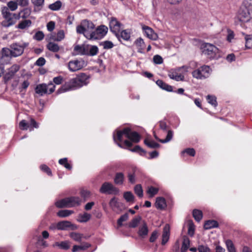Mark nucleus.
I'll return each instance as SVG.
<instances>
[{"label": "nucleus", "instance_id": "55", "mask_svg": "<svg viewBox=\"0 0 252 252\" xmlns=\"http://www.w3.org/2000/svg\"><path fill=\"white\" fill-rule=\"evenodd\" d=\"M44 34L41 31H38L35 33L33 38L37 41H40L44 38Z\"/></svg>", "mask_w": 252, "mask_h": 252}, {"label": "nucleus", "instance_id": "51", "mask_svg": "<svg viewBox=\"0 0 252 252\" xmlns=\"http://www.w3.org/2000/svg\"><path fill=\"white\" fill-rule=\"evenodd\" d=\"M158 189L153 187H150L148 188L147 193L151 197H153L155 195L158 193Z\"/></svg>", "mask_w": 252, "mask_h": 252}, {"label": "nucleus", "instance_id": "54", "mask_svg": "<svg viewBox=\"0 0 252 252\" xmlns=\"http://www.w3.org/2000/svg\"><path fill=\"white\" fill-rule=\"evenodd\" d=\"M76 32L78 33L83 34L85 36V34L88 33V32L86 31L83 24L81 23V24L78 26L76 28Z\"/></svg>", "mask_w": 252, "mask_h": 252}, {"label": "nucleus", "instance_id": "9", "mask_svg": "<svg viewBox=\"0 0 252 252\" xmlns=\"http://www.w3.org/2000/svg\"><path fill=\"white\" fill-rule=\"evenodd\" d=\"M19 127L22 130H27L29 129L30 131H32L34 128H38L39 124L34 119L30 118L29 123H27L25 120H22L19 123Z\"/></svg>", "mask_w": 252, "mask_h": 252}, {"label": "nucleus", "instance_id": "45", "mask_svg": "<svg viewBox=\"0 0 252 252\" xmlns=\"http://www.w3.org/2000/svg\"><path fill=\"white\" fill-rule=\"evenodd\" d=\"M59 163L68 170L72 168L71 165L67 162V158H66L60 159L59 160Z\"/></svg>", "mask_w": 252, "mask_h": 252}, {"label": "nucleus", "instance_id": "29", "mask_svg": "<svg viewBox=\"0 0 252 252\" xmlns=\"http://www.w3.org/2000/svg\"><path fill=\"white\" fill-rule=\"evenodd\" d=\"M148 233V228L146 224L144 222L142 226L139 227L138 234L142 237H145Z\"/></svg>", "mask_w": 252, "mask_h": 252}, {"label": "nucleus", "instance_id": "19", "mask_svg": "<svg viewBox=\"0 0 252 252\" xmlns=\"http://www.w3.org/2000/svg\"><path fill=\"white\" fill-rule=\"evenodd\" d=\"M154 136L156 140H157L159 142H160L162 143H167L171 140V139L173 138V132L171 130H168L167 131V134L166 135V137L165 139H161L158 138V137L157 136V135L156 134V133L155 132L154 133Z\"/></svg>", "mask_w": 252, "mask_h": 252}, {"label": "nucleus", "instance_id": "6", "mask_svg": "<svg viewBox=\"0 0 252 252\" xmlns=\"http://www.w3.org/2000/svg\"><path fill=\"white\" fill-rule=\"evenodd\" d=\"M81 202V200L79 197L72 196L59 200L56 202L55 205L59 208H71L79 206Z\"/></svg>", "mask_w": 252, "mask_h": 252}, {"label": "nucleus", "instance_id": "10", "mask_svg": "<svg viewBox=\"0 0 252 252\" xmlns=\"http://www.w3.org/2000/svg\"><path fill=\"white\" fill-rule=\"evenodd\" d=\"M29 43H24L22 45L16 43L12 44L10 46L12 51V56L16 57L21 55L24 52V48L27 47Z\"/></svg>", "mask_w": 252, "mask_h": 252}, {"label": "nucleus", "instance_id": "15", "mask_svg": "<svg viewBox=\"0 0 252 252\" xmlns=\"http://www.w3.org/2000/svg\"><path fill=\"white\" fill-rule=\"evenodd\" d=\"M121 24L115 17H112L109 23V27L111 31L115 33L117 36V32L120 30Z\"/></svg>", "mask_w": 252, "mask_h": 252}, {"label": "nucleus", "instance_id": "28", "mask_svg": "<svg viewBox=\"0 0 252 252\" xmlns=\"http://www.w3.org/2000/svg\"><path fill=\"white\" fill-rule=\"evenodd\" d=\"M98 49L96 46L89 45L88 50V56H94L97 54Z\"/></svg>", "mask_w": 252, "mask_h": 252}, {"label": "nucleus", "instance_id": "24", "mask_svg": "<svg viewBox=\"0 0 252 252\" xmlns=\"http://www.w3.org/2000/svg\"><path fill=\"white\" fill-rule=\"evenodd\" d=\"M156 84L161 89L163 90H166L168 92H172V87L170 85H169L164 82H163L161 80H158L156 82Z\"/></svg>", "mask_w": 252, "mask_h": 252}, {"label": "nucleus", "instance_id": "58", "mask_svg": "<svg viewBox=\"0 0 252 252\" xmlns=\"http://www.w3.org/2000/svg\"><path fill=\"white\" fill-rule=\"evenodd\" d=\"M153 62L156 64H159L163 63V59L160 56L156 55L153 57Z\"/></svg>", "mask_w": 252, "mask_h": 252}, {"label": "nucleus", "instance_id": "23", "mask_svg": "<svg viewBox=\"0 0 252 252\" xmlns=\"http://www.w3.org/2000/svg\"><path fill=\"white\" fill-rule=\"evenodd\" d=\"M125 179L124 174L122 172L117 173L115 175L114 181L116 185H121L123 184Z\"/></svg>", "mask_w": 252, "mask_h": 252}, {"label": "nucleus", "instance_id": "17", "mask_svg": "<svg viewBox=\"0 0 252 252\" xmlns=\"http://www.w3.org/2000/svg\"><path fill=\"white\" fill-rule=\"evenodd\" d=\"M74 50L79 55L88 56V45H77L74 47Z\"/></svg>", "mask_w": 252, "mask_h": 252}, {"label": "nucleus", "instance_id": "2", "mask_svg": "<svg viewBox=\"0 0 252 252\" xmlns=\"http://www.w3.org/2000/svg\"><path fill=\"white\" fill-rule=\"evenodd\" d=\"M7 6H4L1 8V13L5 20L2 21L1 25L2 27L8 28L15 24L16 21L13 17L16 16V14H12L10 12L9 10L12 11L16 10L18 8V3L16 1H10L7 3Z\"/></svg>", "mask_w": 252, "mask_h": 252}, {"label": "nucleus", "instance_id": "61", "mask_svg": "<svg viewBox=\"0 0 252 252\" xmlns=\"http://www.w3.org/2000/svg\"><path fill=\"white\" fill-rule=\"evenodd\" d=\"M63 81V77L61 76H59L53 78L52 83L56 85H60L62 83Z\"/></svg>", "mask_w": 252, "mask_h": 252}, {"label": "nucleus", "instance_id": "1", "mask_svg": "<svg viewBox=\"0 0 252 252\" xmlns=\"http://www.w3.org/2000/svg\"><path fill=\"white\" fill-rule=\"evenodd\" d=\"M89 76L85 73H80L75 78L70 79L58 91L59 93L75 90L87 85L89 83Z\"/></svg>", "mask_w": 252, "mask_h": 252}, {"label": "nucleus", "instance_id": "47", "mask_svg": "<svg viewBox=\"0 0 252 252\" xmlns=\"http://www.w3.org/2000/svg\"><path fill=\"white\" fill-rule=\"evenodd\" d=\"M194 225L192 221H189L188 223V234L191 237L193 236L194 233Z\"/></svg>", "mask_w": 252, "mask_h": 252}, {"label": "nucleus", "instance_id": "39", "mask_svg": "<svg viewBox=\"0 0 252 252\" xmlns=\"http://www.w3.org/2000/svg\"><path fill=\"white\" fill-rule=\"evenodd\" d=\"M32 24L31 21L30 20H26L20 22L17 26V28L20 29H25L31 26Z\"/></svg>", "mask_w": 252, "mask_h": 252}, {"label": "nucleus", "instance_id": "11", "mask_svg": "<svg viewBox=\"0 0 252 252\" xmlns=\"http://www.w3.org/2000/svg\"><path fill=\"white\" fill-rule=\"evenodd\" d=\"M99 191L102 193L116 194L118 193L119 190L112 184L109 182H105L102 185Z\"/></svg>", "mask_w": 252, "mask_h": 252}, {"label": "nucleus", "instance_id": "36", "mask_svg": "<svg viewBox=\"0 0 252 252\" xmlns=\"http://www.w3.org/2000/svg\"><path fill=\"white\" fill-rule=\"evenodd\" d=\"M108 29L105 26H100L97 28L99 38L103 37L107 32Z\"/></svg>", "mask_w": 252, "mask_h": 252}, {"label": "nucleus", "instance_id": "3", "mask_svg": "<svg viewBox=\"0 0 252 252\" xmlns=\"http://www.w3.org/2000/svg\"><path fill=\"white\" fill-rule=\"evenodd\" d=\"M125 135L126 138L130 141L134 143H138L140 141V136L139 134L136 131H132L128 127H126L122 130L117 131V137L115 135L113 134V139L115 142L117 140L122 141L123 136Z\"/></svg>", "mask_w": 252, "mask_h": 252}, {"label": "nucleus", "instance_id": "59", "mask_svg": "<svg viewBox=\"0 0 252 252\" xmlns=\"http://www.w3.org/2000/svg\"><path fill=\"white\" fill-rule=\"evenodd\" d=\"M187 153L189 155L194 157L195 154V151L193 148H187L182 152V154Z\"/></svg>", "mask_w": 252, "mask_h": 252}, {"label": "nucleus", "instance_id": "42", "mask_svg": "<svg viewBox=\"0 0 252 252\" xmlns=\"http://www.w3.org/2000/svg\"><path fill=\"white\" fill-rule=\"evenodd\" d=\"M141 220V218L140 216H138L134 218L129 223V226L131 228L136 227L140 221Z\"/></svg>", "mask_w": 252, "mask_h": 252}, {"label": "nucleus", "instance_id": "33", "mask_svg": "<svg viewBox=\"0 0 252 252\" xmlns=\"http://www.w3.org/2000/svg\"><path fill=\"white\" fill-rule=\"evenodd\" d=\"M192 215L195 220L198 222L200 221L203 217L202 211L197 209L193 210Z\"/></svg>", "mask_w": 252, "mask_h": 252}, {"label": "nucleus", "instance_id": "64", "mask_svg": "<svg viewBox=\"0 0 252 252\" xmlns=\"http://www.w3.org/2000/svg\"><path fill=\"white\" fill-rule=\"evenodd\" d=\"M45 62H46V61L44 58L40 57L36 61L35 65L39 66H42L45 64Z\"/></svg>", "mask_w": 252, "mask_h": 252}, {"label": "nucleus", "instance_id": "21", "mask_svg": "<svg viewBox=\"0 0 252 252\" xmlns=\"http://www.w3.org/2000/svg\"><path fill=\"white\" fill-rule=\"evenodd\" d=\"M218 226V222L215 220H208L205 222L204 225L205 229H210L213 228H217Z\"/></svg>", "mask_w": 252, "mask_h": 252}, {"label": "nucleus", "instance_id": "30", "mask_svg": "<svg viewBox=\"0 0 252 252\" xmlns=\"http://www.w3.org/2000/svg\"><path fill=\"white\" fill-rule=\"evenodd\" d=\"M190 244L189 239L186 236L183 238L182 246L181 249V252H186L189 249Z\"/></svg>", "mask_w": 252, "mask_h": 252}, {"label": "nucleus", "instance_id": "46", "mask_svg": "<svg viewBox=\"0 0 252 252\" xmlns=\"http://www.w3.org/2000/svg\"><path fill=\"white\" fill-rule=\"evenodd\" d=\"M135 193L139 197H142L143 196V191L141 185H136L134 189Z\"/></svg>", "mask_w": 252, "mask_h": 252}, {"label": "nucleus", "instance_id": "35", "mask_svg": "<svg viewBox=\"0 0 252 252\" xmlns=\"http://www.w3.org/2000/svg\"><path fill=\"white\" fill-rule=\"evenodd\" d=\"M144 143L147 146L151 148H158L160 146V145L158 143L154 141L150 140L148 139H145Z\"/></svg>", "mask_w": 252, "mask_h": 252}, {"label": "nucleus", "instance_id": "32", "mask_svg": "<svg viewBox=\"0 0 252 252\" xmlns=\"http://www.w3.org/2000/svg\"><path fill=\"white\" fill-rule=\"evenodd\" d=\"M62 5V2L60 0H57L54 3L49 4L48 8L53 11H57L60 9Z\"/></svg>", "mask_w": 252, "mask_h": 252}, {"label": "nucleus", "instance_id": "49", "mask_svg": "<svg viewBox=\"0 0 252 252\" xmlns=\"http://www.w3.org/2000/svg\"><path fill=\"white\" fill-rule=\"evenodd\" d=\"M102 45L104 49H110L114 47L113 43L110 41H105L102 42L100 44Z\"/></svg>", "mask_w": 252, "mask_h": 252}, {"label": "nucleus", "instance_id": "8", "mask_svg": "<svg viewBox=\"0 0 252 252\" xmlns=\"http://www.w3.org/2000/svg\"><path fill=\"white\" fill-rule=\"evenodd\" d=\"M212 70L209 66L204 65L192 72V76L197 79H205L210 75Z\"/></svg>", "mask_w": 252, "mask_h": 252}, {"label": "nucleus", "instance_id": "50", "mask_svg": "<svg viewBox=\"0 0 252 252\" xmlns=\"http://www.w3.org/2000/svg\"><path fill=\"white\" fill-rule=\"evenodd\" d=\"M64 38V33L63 30H60L57 34V36L53 39L55 41H60Z\"/></svg>", "mask_w": 252, "mask_h": 252}, {"label": "nucleus", "instance_id": "20", "mask_svg": "<svg viewBox=\"0 0 252 252\" xmlns=\"http://www.w3.org/2000/svg\"><path fill=\"white\" fill-rule=\"evenodd\" d=\"M155 206L156 208L158 209L163 210L166 207V203L165 199L161 197H159L157 198Z\"/></svg>", "mask_w": 252, "mask_h": 252}, {"label": "nucleus", "instance_id": "40", "mask_svg": "<svg viewBox=\"0 0 252 252\" xmlns=\"http://www.w3.org/2000/svg\"><path fill=\"white\" fill-rule=\"evenodd\" d=\"M225 244L228 252H236L235 248L231 240L229 239L226 240Z\"/></svg>", "mask_w": 252, "mask_h": 252}, {"label": "nucleus", "instance_id": "57", "mask_svg": "<svg viewBox=\"0 0 252 252\" xmlns=\"http://www.w3.org/2000/svg\"><path fill=\"white\" fill-rule=\"evenodd\" d=\"M130 150L132 152H137L139 153L140 155H142L143 154L145 153V151L143 150L139 146H136L133 149H130Z\"/></svg>", "mask_w": 252, "mask_h": 252}, {"label": "nucleus", "instance_id": "38", "mask_svg": "<svg viewBox=\"0 0 252 252\" xmlns=\"http://www.w3.org/2000/svg\"><path fill=\"white\" fill-rule=\"evenodd\" d=\"M245 39L246 48L247 49L252 48V35H246Z\"/></svg>", "mask_w": 252, "mask_h": 252}, {"label": "nucleus", "instance_id": "27", "mask_svg": "<svg viewBox=\"0 0 252 252\" xmlns=\"http://www.w3.org/2000/svg\"><path fill=\"white\" fill-rule=\"evenodd\" d=\"M31 14V10L28 8H25L23 10H21L18 15L16 14V16H15V18L19 19L20 17H22V18H26L29 16Z\"/></svg>", "mask_w": 252, "mask_h": 252}, {"label": "nucleus", "instance_id": "43", "mask_svg": "<svg viewBox=\"0 0 252 252\" xmlns=\"http://www.w3.org/2000/svg\"><path fill=\"white\" fill-rule=\"evenodd\" d=\"M124 197L127 202H134V196L130 191H127L124 193Z\"/></svg>", "mask_w": 252, "mask_h": 252}, {"label": "nucleus", "instance_id": "34", "mask_svg": "<svg viewBox=\"0 0 252 252\" xmlns=\"http://www.w3.org/2000/svg\"><path fill=\"white\" fill-rule=\"evenodd\" d=\"M74 212L72 210H62L59 211L57 213V215L59 217L61 218H65L67 217L72 214H73Z\"/></svg>", "mask_w": 252, "mask_h": 252}, {"label": "nucleus", "instance_id": "44", "mask_svg": "<svg viewBox=\"0 0 252 252\" xmlns=\"http://www.w3.org/2000/svg\"><path fill=\"white\" fill-rule=\"evenodd\" d=\"M69 236L72 239L77 242H80L82 238V234L76 232H71Z\"/></svg>", "mask_w": 252, "mask_h": 252}, {"label": "nucleus", "instance_id": "26", "mask_svg": "<svg viewBox=\"0 0 252 252\" xmlns=\"http://www.w3.org/2000/svg\"><path fill=\"white\" fill-rule=\"evenodd\" d=\"M85 37L89 39H97L100 38L97 32V29L94 31H91L88 32V33L85 34Z\"/></svg>", "mask_w": 252, "mask_h": 252}, {"label": "nucleus", "instance_id": "22", "mask_svg": "<svg viewBox=\"0 0 252 252\" xmlns=\"http://www.w3.org/2000/svg\"><path fill=\"white\" fill-rule=\"evenodd\" d=\"M91 246V244L84 242L81 245H74L72 249V252H76L79 250H85Z\"/></svg>", "mask_w": 252, "mask_h": 252}, {"label": "nucleus", "instance_id": "48", "mask_svg": "<svg viewBox=\"0 0 252 252\" xmlns=\"http://www.w3.org/2000/svg\"><path fill=\"white\" fill-rule=\"evenodd\" d=\"M207 99L208 102L212 105L213 106L216 107L217 106V102L216 100V97L214 95H208L207 96Z\"/></svg>", "mask_w": 252, "mask_h": 252}, {"label": "nucleus", "instance_id": "18", "mask_svg": "<svg viewBox=\"0 0 252 252\" xmlns=\"http://www.w3.org/2000/svg\"><path fill=\"white\" fill-rule=\"evenodd\" d=\"M168 76L171 79L175 80L177 81H183L184 79V76L179 74L176 70H172L168 73Z\"/></svg>", "mask_w": 252, "mask_h": 252}, {"label": "nucleus", "instance_id": "60", "mask_svg": "<svg viewBox=\"0 0 252 252\" xmlns=\"http://www.w3.org/2000/svg\"><path fill=\"white\" fill-rule=\"evenodd\" d=\"M41 170L46 172L48 175H52V172L50 169L45 164H42L40 167Z\"/></svg>", "mask_w": 252, "mask_h": 252}, {"label": "nucleus", "instance_id": "56", "mask_svg": "<svg viewBox=\"0 0 252 252\" xmlns=\"http://www.w3.org/2000/svg\"><path fill=\"white\" fill-rule=\"evenodd\" d=\"M128 218V214L127 213H125L123 215L121 216L118 220V224L120 226L122 225L123 222L126 221Z\"/></svg>", "mask_w": 252, "mask_h": 252}, {"label": "nucleus", "instance_id": "41", "mask_svg": "<svg viewBox=\"0 0 252 252\" xmlns=\"http://www.w3.org/2000/svg\"><path fill=\"white\" fill-rule=\"evenodd\" d=\"M79 218L80 220L79 221L81 222H86L90 220L91 216L90 214L85 212L82 215H80Z\"/></svg>", "mask_w": 252, "mask_h": 252}, {"label": "nucleus", "instance_id": "53", "mask_svg": "<svg viewBox=\"0 0 252 252\" xmlns=\"http://www.w3.org/2000/svg\"><path fill=\"white\" fill-rule=\"evenodd\" d=\"M121 37L125 40H128L130 37V32L126 30H123L121 33Z\"/></svg>", "mask_w": 252, "mask_h": 252}, {"label": "nucleus", "instance_id": "13", "mask_svg": "<svg viewBox=\"0 0 252 252\" xmlns=\"http://www.w3.org/2000/svg\"><path fill=\"white\" fill-rule=\"evenodd\" d=\"M77 229V225L69 221H61L57 223V229L58 230H66L70 229L74 230Z\"/></svg>", "mask_w": 252, "mask_h": 252}, {"label": "nucleus", "instance_id": "7", "mask_svg": "<svg viewBox=\"0 0 252 252\" xmlns=\"http://www.w3.org/2000/svg\"><path fill=\"white\" fill-rule=\"evenodd\" d=\"M55 85L50 82L48 84H39L35 87L34 90L36 94L39 96H43L46 94H51L55 90Z\"/></svg>", "mask_w": 252, "mask_h": 252}, {"label": "nucleus", "instance_id": "16", "mask_svg": "<svg viewBox=\"0 0 252 252\" xmlns=\"http://www.w3.org/2000/svg\"><path fill=\"white\" fill-rule=\"evenodd\" d=\"M170 235V226L168 224H166L163 228V233L162 235L161 244L164 245L168 241Z\"/></svg>", "mask_w": 252, "mask_h": 252}, {"label": "nucleus", "instance_id": "25", "mask_svg": "<svg viewBox=\"0 0 252 252\" xmlns=\"http://www.w3.org/2000/svg\"><path fill=\"white\" fill-rule=\"evenodd\" d=\"M81 23H82L86 31L90 32L94 28V24L91 21L87 20H83Z\"/></svg>", "mask_w": 252, "mask_h": 252}, {"label": "nucleus", "instance_id": "62", "mask_svg": "<svg viewBox=\"0 0 252 252\" xmlns=\"http://www.w3.org/2000/svg\"><path fill=\"white\" fill-rule=\"evenodd\" d=\"M199 252H210V248L207 246L199 245L198 248Z\"/></svg>", "mask_w": 252, "mask_h": 252}, {"label": "nucleus", "instance_id": "12", "mask_svg": "<svg viewBox=\"0 0 252 252\" xmlns=\"http://www.w3.org/2000/svg\"><path fill=\"white\" fill-rule=\"evenodd\" d=\"M85 65V62L83 60H73L69 62L68 67L71 72H75L82 69Z\"/></svg>", "mask_w": 252, "mask_h": 252}, {"label": "nucleus", "instance_id": "37", "mask_svg": "<svg viewBox=\"0 0 252 252\" xmlns=\"http://www.w3.org/2000/svg\"><path fill=\"white\" fill-rule=\"evenodd\" d=\"M54 246H57L63 250H68L69 248V243L67 241H62L61 242H56Z\"/></svg>", "mask_w": 252, "mask_h": 252}, {"label": "nucleus", "instance_id": "52", "mask_svg": "<svg viewBox=\"0 0 252 252\" xmlns=\"http://www.w3.org/2000/svg\"><path fill=\"white\" fill-rule=\"evenodd\" d=\"M1 54L2 57H8L9 56H12L11 49H9L7 48H3L2 49Z\"/></svg>", "mask_w": 252, "mask_h": 252}, {"label": "nucleus", "instance_id": "14", "mask_svg": "<svg viewBox=\"0 0 252 252\" xmlns=\"http://www.w3.org/2000/svg\"><path fill=\"white\" fill-rule=\"evenodd\" d=\"M142 29L144 31L145 34L149 38L153 40H156L158 39V34L156 32H155L150 27L147 26L143 25Z\"/></svg>", "mask_w": 252, "mask_h": 252}, {"label": "nucleus", "instance_id": "4", "mask_svg": "<svg viewBox=\"0 0 252 252\" xmlns=\"http://www.w3.org/2000/svg\"><path fill=\"white\" fill-rule=\"evenodd\" d=\"M202 53L210 59H217L220 57L219 49L214 45L204 43L201 45Z\"/></svg>", "mask_w": 252, "mask_h": 252}, {"label": "nucleus", "instance_id": "63", "mask_svg": "<svg viewBox=\"0 0 252 252\" xmlns=\"http://www.w3.org/2000/svg\"><path fill=\"white\" fill-rule=\"evenodd\" d=\"M127 177L129 182L131 184H134L135 183V175L134 172L133 173H128Z\"/></svg>", "mask_w": 252, "mask_h": 252}, {"label": "nucleus", "instance_id": "5", "mask_svg": "<svg viewBox=\"0 0 252 252\" xmlns=\"http://www.w3.org/2000/svg\"><path fill=\"white\" fill-rule=\"evenodd\" d=\"M252 18V1L246 0L245 7L242 8L237 15V19L242 22H247Z\"/></svg>", "mask_w": 252, "mask_h": 252}, {"label": "nucleus", "instance_id": "31", "mask_svg": "<svg viewBox=\"0 0 252 252\" xmlns=\"http://www.w3.org/2000/svg\"><path fill=\"white\" fill-rule=\"evenodd\" d=\"M47 48L53 52H57L60 50V47L59 45L52 42H50L47 44Z\"/></svg>", "mask_w": 252, "mask_h": 252}]
</instances>
